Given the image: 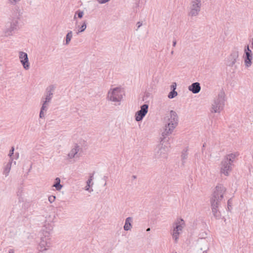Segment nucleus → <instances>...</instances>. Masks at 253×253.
Returning <instances> with one entry per match:
<instances>
[{"label":"nucleus","mask_w":253,"mask_h":253,"mask_svg":"<svg viewBox=\"0 0 253 253\" xmlns=\"http://www.w3.org/2000/svg\"><path fill=\"white\" fill-rule=\"evenodd\" d=\"M236 156V155L235 154L231 153L227 155L224 159H227L228 161H229L231 163H233L234 159L235 158Z\"/></svg>","instance_id":"26"},{"label":"nucleus","mask_w":253,"mask_h":253,"mask_svg":"<svg viewBox=\"0 0 253 253\" xmlns=\"http://www.w3.org/2000/svg\"><path fill=\"white\" fill-rule=\"evenodd\" d=\"M132 221V218L131 217H128L126 219L124 229L125 231L130 230L132 227L131 222Z\"/></svg>","instance_id":"19"},{"label":"nucleus","mask_w":253,"mask_h":253,"mask_svg":"<svg viewBox=\"0 0 253 253\" xmlns=\"http://www.w3.org/2000/svg\"><path fill=\"white\" fill-rule=\"evenodd\" d=\"M49 103H50V102H48L45 100H43L42 101V106L41 108V110H43L44 112H46V111L48 109V104Z\"/></svg>","instance_id":"25"},{"label":"nucleus","mask_w":253,"mask_h":253,"mask_svg":"<svg viewBox=\"0 0 253 253\" xmlns=\"http://www.w3.org/2000/svg\"><path fill=\"white\" fill-rule=\"evenodd\" d=\"M56 86L51 84L47 86L45 89V97L44 100L48 102L51 101V100L53 97V92L55 89Z\"/></svg>","instance_id":"16"},{"label":"nucleus","mask_w":253,"mask_h":253,"mask_svg":"<svg viewBox=\"0 0 253 253\" xmlns=\"http://www.w3.org/2000/svg\"><path fill=\"white\" fill-rule=\"evenodd\" d=\"M175 128V127H172V125H169V124H166L164 130L162 134V137L161 138V142H163V143H165L166 141H168L169 138L167 139V136L172 133Z\"/></svg>","instance_id":"11"},{"label":"nucleus","mask_w":253,"mask_h":253,"mask_svg":"<svg viewBox=\"0 0 253 253\" xmlns=\"http://www.w3.org/2000/svg\"><path fill=\"white\" fill-rule=\"evenodd\" d=\"M201 89L200 84L198 82L194 83L188 86V89L194 94L199 93Z\"/></svg>","instance_id":"17"},{"label":"nucleus","mask_w":253,"mask_h":253,"mask_svg":"<svg viewBox=\"0 0 253 253\" xmlns=\"http://www.w3.org/2000/svg\"><path fill=\"white\" fill-rule=\"evenodd\" d=\"M225 105V93L221 90L217 97L214 100L212 104L211 112L212 113H219Z\"/></svg>","instance_id":"2"},{"label":"nucleus","mask_w":253,"mask_h":253,"mask_svg":"<svg viewBox=\"0 0 253 253\" xmlns=\"http://www.w3.org/2000/svg\"><path fill=\"white\" fill-rule=\"evenodd\" d=\"M19 59L23 68L27 70L30 68V63L29 62L28 54L24 52H19Z\"/></svg>","instance_id":"13"},{"label":"nucleus","mask_w":253,"mask_h":253,"mask_svg":"<svg viewBox=\"0 0 253 253\" xmlns=\"http://www.w3.org/2000/svg\"><path fill=\"white\" fill-rule=\"evenodd\" d=\"M148 105L146 104H144L140 107V110L137 111L135 114L136 121L140 122L142 120L148 112Z\"/></svg>","instance_id":"9"},{"label":"nucleus","mask_w":253,"mask_h":253,"mask_svg":"<svg viewBox=\"0 0 253 253\" xmlns=\"http://www.w3.org/2000/svg\"><path fill=\"white\" fill-rule=\"evenodd\" d=\"M80 149V146L76 144L75 146V147L72 149V150L70 151V152L68 154V156L69 158L72 159L76 156L78 157L77 156L78 152H79Z\"/></svg>","instance_id":"18"},{"label":"nucleus","mask_w":253,"mask_h":253,"mask_svg":"<svg viewBox=\"0 0 253 253\" xmlns=\"http://www.w3.org/2000/svg\"><path fill=\"white\" fill-rule=\"evenodd\" d=\"M133 178H136V176L133 175Z\"/></svg>","instance_id":"46"},{"label":"nucleus","mask_w":253,"mask_h":253,"mask_svg":"<svg viewBox=\"0 0 253 253\" xmlns=\"http://www.w3.org/2000/svg\"><path fill=\"white\" fill-rule=\"evenodd\" d=\"M72 36H73V33H72V31H71L68 32V33L67 34V35L66 36V42H65V44L66 45L68 44L69 43V42H70L72 38Z\"/></svg>","instance_id":"24"},{"label":"nucleus","mask_w":253,"mask_h":253,"mask_svg":"<svg viewBox=\"0 0 253 253\" xmlns=\"http://www.w3.org/2000/svg\"><path fill=\"white\" fill-rule=\"evenodd\" d=\"M232 164L227 159H224L221 163L220 172L227 176L232 170Z\"/></svg>","instance_id":"10"},{"label":"nucleus","mask_w":253,"mask_h":253,"mask_svg":"<svg viewBox=\"0 0 253 253\" xmlns=\"http://www.w3.org/2000/svg\"><path fill=\"white\" fill-rule=\"evenodd\" d=\"M14 151V147H12L11 149L9 151V153L8 154V156H9L10 159L12 158V156L13 155Z\"/></svg>","instance_id":"32"},{"label":"nucleus","mask_w":253,"mask_h":253,"mask_svg":"<svg viewBox=\"0 0 253 253\" xmlns=\"http://www.w3.org/2000/svg\"><path fill=\"white\" fill-rule=\"evenodd\" d=\"M76 15H77V17L79 18H82L83 17L84 15V12L83 11H81L80 10H78L76 11Z\"/></svg>","instance_id":"30"},{"label":"nucleus","mask_w":253,"mask_h":253,"mask_svg":"<svg viewBox=\"0 0 253 253\" xmlns=\"http://www.w3.org/2000/svg\"><path fill=\"white\" fill-rule=\"evenodd\" d=\"M173 52H173V50H172V51H171V53H171V54H172H172H173Z\"/></svg>","instance_id":"44"},{"label":"nucleus","mask_w":253,"mask_h":253,"mask_svg":"<svg viewBox=\"0 0 253 253\" xmlns=\"http://www.w3.org/2000/svg\"><path fill=\"white\" fill-rule=\"evenodd\" d=\"M55 199L56 197L53 195H51L48 197V201L50 203H52L53 202H54Z\"/></svg>","instance_id":"31"},{"label":"nucleus","mask_w":253,"mask_h":253,"mask_svg":"<svg viewBox=\"0 0 253 253\" xmlns=\"http://www.w3.org/2000/svg\"><path fill=\"white\" fill-rule=\"evenodd\" d=\"M188 148H185L181 152V160H182V165L183 166L184 165L186 160L188 158Z\"/></svg>","instance_id":"21"},{"label":"nucleus","mask_w":253,"mask_h":253,"mask_svg":"<svg viewBox=\"0 0 253 253\" xmlns=\"http://www.w3.org/2000/svg\"><path fill=\"white\" fill-rule=\"evenodd\" d=\"M52 229H49L48 231H46L45 232L44 237H42L41 238V242L39 243L40 251H45L51 246V243L50 239L48 238V235L50 234V231Z\"/></svg>","instance_id":"7"},{"label":"nucleus","mask_w":253,"mask_h":253,"mask_svg":"<svg viewBox=\"0 0 253 253\" xmlns=\"http://www.w3.org/2000/svg\"><path fill=\"white\" fill-rule=\"evenodd\" d=\"M177 95V92L175 90H171L168 95V97L170 99L173 98Z\"/></svg>","instance_id":"27"},{"label":"nucleus","mask_w":253,"mask_h":253,"mask_svg":"<svg viewBox=\"0 0 253 253\" xmlns=\"http://www.w3.org/2000/svg\"><path fill=\"white\" fill-rule=\"evenodd\" d=\"M231 205H232V199L230 198V199H229L228 200V202H227V206H228V209L229 210H230L229 207H231Z\"/></svg>","instance_id":"34"},{"label":"nucleus","mask_w":253,"mask_h":253,"mask_svg":"<svg viewBox=\"0 0 253 253\" xmlns=\"http://www.w3.org/2000/svg\"><path fill=\"white\" fill-rule=\"evenodd\" d=\"M226 191V188L222 184H218L215 187L211 198L212 213L213 216L216 219L220 218L221 214L217 208L223 198V196Z\"/></svg>","instance_id":"1"},{"label":"nucleus","mask_w":253,"mask_h":253,"mask_svg":"<svg viewBox=\"0 0 253 253\" xmlns=\"http://www.w3.org/2000/svg\"><path fill=\"white\" fill-rule=\"evenodd\" d=\"M142 22H138L136 23V25H137V28L136 30H137L142 26Z\"/></svg>","instance_id":"38"},{"label":"nucleus","mask_w":253,"mask_h":253,"mask_svg":"<svg viewBox=\"0 0 253 253\" xmlns=\"http://www.w3.org/2000/svg\"><path fill=\"white\" fill-rule=\"evenodd\" d=\"M9 1V3L11 4L15 5L18 1H20V0H8Z\"/></svg>","instance_id":"33"},{"label":"nucleus","mask_w":253,"mask_h":253,"mask_svg":"<svg viewBox=\"0 0 253 253\" xmlns=\"http://www.w3.org/2000/svg\"><path fill=\"white\" fill-rule=\"evenodd\" d=\"M168 118L167 124L172 125V127H176L178 124V117L177 113L173 110L170 111L169 114L166 117Z\"/></svg>","instance_id":"12"},{"label":"nucleus","mask_w":253,"mask_h":253,"mask_svg":"<svg viewBox=\"0 0 253 253\" xmlns=\"http://www.w3.org/2000/svg\"><path fill=\"white\" fill-rule=\"evenodd\" d=\"M93 178V173L90 175L89 178L86 182V186H85V190L89 191V188L91 186L90 183L92 181Z\"/></svg>","instance_id":"23"},{"label":"nucleus","mask_w":253,"mask_h":253,"mask_svg":"<svg viewBox=\"0 0 253 253\" xmlns=\"http://www.w3.org/2000/svg\"><path fill=\"white\" fill-rule=\"evenodd\" d=\"M176 88V84L175 83H173L172 85H171V90H175Z\"/></svg>","instance_id":"35"},{"label":"nucleus","mask_w":253,"mask_h":253,"mask_svg":"<svg viewBox=\"0 0 253 253\" xmlns=\"http://www.w3.org/2000/svg\"><path fill=\"white\" fill-rule=\"evenodd\" d=\"M122 97L121 88L115 87L108 91L107 98L111 101L119 102L121 101Z\"/></svg>","instance_id":"5"},{"label":"nucleus","mask_w":253,"mask_h":253,"mask_svg":"<svg viewBox=\"0 0 253 253\" xmlns=\"http://www.w3.org/2000/svg\"><path fill=\"white\" fill-rule=\"evenodd\" d=\"M147 231H150V228H148L146 230Z\"/></svg>","instance_id":"43"},{"label":"nucleus","mask_w":253,"mask_h":253,"mask_svg":"<svg viewBox=\"0 0 253 253\" xmlns=\"http://www.w3.org/2000/svg\"><path fill=\"white\" fill-rule=\"evenodd\" d=\"M238 57L239 52L237 49L232 50L228 57L227 65L229 66H232L236 63Z\"/></svg>","instance_id":"14"},{"label":"nucleus","mask_w":253,"mask_h":253,"mask_svg":"<svg viewBox=\"0 0 253 253\" xmlns=\"http://www.w3.org/2000/svg\"><path fill=\"white\" fill-rule=\"evenodd\" d=\"M195 156L198 159V157H199V154L198 153H196L195 154Z\"/></svg>","instance_id":"42"},{"label":"nucleus","mask_w":253,"mask_h":253,"mask_svg":"<svg viewBox=\"0 0 253 253\" xmlns=\"http://www.w3.org/2000/svg\"><path fill=\"white\" fill-rule=\"evenodd\" d=\"M206 245L203 247H201L200 248V251H203V253H207V251L209 250V247L208 246V243L207 242L205 241Z\"/></svg>","instance_id":"28"},{"label":"nucleus","mask_w":253,"mask_h":253,"mask_svg":"<svg viewBox=\"0 0 253 253\" xmlns=\"http://www.w3.org/2000/svg\"><path fill=\"white\" fill-rule=\"evenodd\" d=\"M109 0H97L98 2L101 4L105 3Z\"/></svg>","instance_id":"37"},{"label":"nucleus","mask_w":253,"mask_h":253,"mask_svg":"<svg viewBox=\"0 0 253 253\" xmlns=\"http://www.w3.org/2000/svg\"><path fill=\"white\" fill-rule=\"evenodd\" d=\"M243 58L245 65L247 67H250L252 64L253 53L249 45H246L245 47Z\"/></svg>","instance_id":"8"},{"label":"nucleus","mask_w":253,"mask_h":253,"mask_svg":"<svg viewBox=\"0 0 253 253\" xmlns=\"http://www.w3.org/2000/svg\"><path fill=\"white\" fill-rule=\"evenodd\" d=\"M184 225V221L182 218L177 219L173 224L170 234L175 243H177L179 235L181 233Z\"/></svg>","instance_id":"3"},{"label":"nucleus","mask_w":253,"mask_h":253,"mask_svg":"<svg viewBox=\"0 0 253 253\" xmlns=\"http://www.w3.org/2000/svg\"><path fill=\"white\" fill-rule=\"evenodd\" d=\"M252 44L253 45V38L252 39Z\"/></svg>","instance_id":"45"},{"label":"nucleus","mask_w":253,"mask_h":253,"mask_svg":"<svg viewBox=\"0 0 253 253\" xmlns=\"http://www.w3.org/2000/svg\"><path fill=\"white\" fill-rule=\"evenodd\" d=\"M77 15H76V13H75V15H74V20H76L77 19Z\"/></svg>","instance_id":"41"},{"label":"nucleus","mask_w":253,"mask_h":253,"mask_svg":"<svg viewBox=\"0 0 253 253\" xmlns=\"http://www.w3.org/2000/svg\"><path fill=\"white\" fill-rule=\"evenodd\" d=\"M176 44V40H174L172 42V46L174 47V46H175Z\"/></svg>","instance_id":"39"},{"label":"nucleus","mask_w":253,"mask_h":253,"mask_svg":"<svg viewBox=\"0 0 253 253\" xmlns=\"http://www.w3.org/2000/svg\"><path fill=\"white\" fill-rule=\"evenodd\" d=\"M205 146H206V143H204V144L203 145V146H202V153H203V151H204V148H205Z\"/></svg>","instance_id":"40"},{"label":"nucleus","mask_w":253,"mask_h":253,"mask_svg":"<svg viewBox=\"0 0 253 253\" xmlns=\"http://www.w3.org/2000/svg\"><path fill=\"white\" fill-rule=\"evenodd\" d=\"M18 22L17 20L13 21L9 25L6 26V29L5 30V36L6 37L13 35V32L17 29Z\"/></svg>","instance_id":"15"},{"label":"nucleus","mask_w":253,"mask_h":253,"mask_svg":"<svg viewBox=\"0 0 253 253\" xmlns=\"http://www.w3.org/2000/svg\"><path fill=\"white\" fill-rule=\"evenodd\" d=\"M86 28V22L84 21L83 25L81 26L80 30L77 33L78 34L79 33L84 32Z\"/></svg>","instance_id":"29"},{"label":"nucleus","mask_w":253,"mask_h":253,"mask_svg":"<svg viewBox=\"0 0 253 253\" xmlns=\"http://www.w3.org/2000/svg\"><path fill=\"white\" fill-rule=\"evenodd\" d=\"M12 161L13 158L10 159L9 162L6 165L4 168L3 174H4L6 177L8 175L10 171Z\"/></svg>","instance_id":"20"},{"label":"nucleus","mask_w":253,"mask_h":253,"mask_svg":"<svg viewBox=\"0 0 253 253\" xmlns=\"http://www.w3.org/2000/svg\"><path fill=\"white\" fill-rule=\"evenodd\" d=\"M164 143L161 142L154 150V158L156 160H163L167 158V146Z\"/></svg>","instance_id":"4"},{"label":"nucleus","mask_w":253,"mask_h":253,"mask_svg":"<svg viewBox=\"0 0 253 253\" xmlns=\"http://www.w3.org/2000/svg\"><path fill=\"white\" fill-rule=\"evenodd\" d=\"M201 0H191L188 12L189 16L191 17L197 16L201 10Z\"/></svg>","instance_id":"6"},{"label":"nucleus","mask_w":253,"mask_h":253,"mask_svg":"<svg viewBox=\"0 0 253 253\" xmlns=\"http://www.w3.org/2000/svg\"><path fill=\"white\" fill-rule=\"evenodd\" d=\"M61 180L59 177H56L55 179L54 184L52 186L55 187L57 191H60L63 187V185L60 184Z\"/></svg>","instance_id":"22"},{"label":"nucleus","mask_w":253,"mask_h":253,"mask_svg":"<svg viewBox=\"0 0 253 253\" xmlns=\"http://www.w3.org/2000/svg\"><path fill=\"white\" fill-rule=\"evenodd\" d=\"M44 111L42 110H40V115H39L40 118H44Z\"/></svg>","instance_id":"36"}]
</instances>
